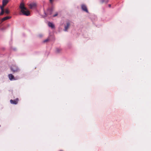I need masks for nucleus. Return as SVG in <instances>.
I'll use <instances>...</instances> for the list:
<instances>
[{
  "label": "nucleus",
  "instance_id": "3",
  "mask_svg": "<svg viewBox=\"0 0 151 151\" xmlns=\"http://www.w3.org/2000/svg\"><path fill=\"white\" fill-rule=\"evenodd\" d=\"M18 101V98H17L15 100H12L11 99L10 100V102L11 104H17Z\"/></svg>",
  "mask_w": 151,
  "mask_h": 151
},
{
  "label": "nucleus",
  "instance_id": "12",
  "mask_svg": "<svg viewBox=\"0 0 151 151\" xmlns=\"http://www.w3.org/2000/svg\"><path fill=\"white\" fill-rule=\"evenodd\" d=\"M5 12L7 14H8L9 13V11L8 9H6L5 10Z\"/></svg>",
  "mask_w": 151,
  "mask_h": 151
},
{
  "label": "nucleus",
  "instance_id": "10",
  "mask_svg": "<svg viewBox=\"0 0 151 151\" xmlns=\"http://www.w3.org/2000/svg\"><path fill=\"white\" fill-rule=\"evenodd\" d=\"M48 25L49 27H51L52 28H54L55 27L54 25L53 24V23L50 22H48Z\"/></svg>",
  "mask_w": 151,
  "mask_h": 151
},
{
  "label": "nucleus",
  "instance_id": "2",
  "mask_svg": "<svg viewBox=\"0 0 151 151\" xmlns=\"http://www.w3.org/2000/svg\"><path fill=\"white\" fill-rule=\"evenodd\" d=\"M11 70L13 72H17L19 70V68L16 65H14L11 68Z\"/></svg>",
  "mask_w": 151,
  "mask_h": 151
},
{
  "label": "nucleus",
  "instance_id": "6",
  "mask_svg": "<svg viewBox=\"0 0 151 151\" xmlns=\"http://www.w3.org/2000/svg\"><path fill=\"white\" fill-rule=\"evenodd\" d=\"M8 77L9 79L11 81H13L16 80L14 76L11 74H10L8 75Z\"/></svg>",
  "mask_w": 151,
  "mask_h": 151
},
{
  "label": "nucleus",
  "instance_id": "7",
  "mask_svg": "<svg viewBox=\"0 0 151 151\" xmlns=\"http://www.w3.org/2000/svg\"><path fill=\"white\" fill-rule=\"evenodd\" d=\"M70 25V23L69 22L67 23L65 27L64 30L65 31H67V30L69 28V26Z\"/></svg>",
  "mask_w": 151,
  "mask_h": 151
},
{
  "label": "nucleus",
  "instance_id": "17",
  "mask_svg": "<svg viewBox=\"0 0 151 151\" xmlns=\"http://www.w3.org/2000/svg\"><path fill=\"white\" fill-rule=\"evenodd\" d=\"M57 52H59L60 51L59 50H58V49H57Z\"/></svg>",
  "mask_w": 151,
  "mask_h": 151
},
{
  "label": "nucleus",
  "instance_id": "5",
  "mask_svg": "<svg viewBox=\"0 0 151 151\" xmlns=\"http://www.w3.org/2000/svg\"><path fill=\"white\" fill-rule=\"evenodd\" d=\"M81 8L82 9L83 11L86 12L88 13V11L87 10V8L86 6V5H85L84 4H83L81 6Z\"/></svg>",
  "mask_w": 151,
  "mask_h": 151
},
{
  "label": "nucleus",
  "instance_id": "9",
  "mask_svg": "<svg viewBox=\"0 0 151 151\" xmlns=\"http://www.w3.org/2000/svg\"><path fill=\"white\" fill-rule=\"evenodd\" d=\"M9 0H3L2 1V4L3 6H5L9 2Z\"/></svg>",
  "mask_w": 151,
  "mask_h": 151
},
{
  "label": "nucleus",
  "instance_id": "20",
  "mask_svg": "<svg viewBox=\"0 0 151 151\" xmlns=\"http://www.w3.org/2000/svg\"><path fill=\"white\" fill-rule=\"evenodd\" d=\"M109 7H111V4H109Z\"/></svg>",
  "mask_w": 151,
  "mask_h": 151
},
{
  "label": "nucleus",
  "instance_id": "15",
  "mask_svg": "<svg viewBox=\"0 0 151 151\" xmlns=\"http://www.w3.org/2000/svg\"><path fill=\"white\" fill-rule=\"evenodd\" d=\"M48 40H49L48 39H47L44 40L43 42H46L48 41Z\"/></svg>",
  "mask_w": 151,
  "mask_h": 151
},
{
  "label": "nucleus",
  "instance_id": "16",
  "mask_svg": "<svg viewBox=\"0 0 151 151\" xmlns=\"http://www.w3.org/2000/svg\"><path fill=\"white\" fill-rule=\"evenodd\" d=\"M58 15V14L57 13H56L53 16V17H55L57 16V15Z\"/></svg>",
  "mask_w": 151,
  "mask_h": 151
},
{
  "label": "nucleus",
  "instance_id": "14",
  "mask_svg": "<svg viewBox=\"0 0 151 151\" xmlns=\"http://www.w3.org/2000/svg\"><path fill=\"white\" fill-rule=\"evenodd\" d=\"M4 6H3V5L2 6H0V8L1 9V10H4Z\"/></svg>",
  "mask_w": 151,
  "mask_h": 151
},
{
  "label": "nucleus",
  "instance_id": "4",
  "mask_svg": "<svg viewBox=\"0 0 151 151\" xmlns=\"http://www.w3.org/2000/svg\"><path fill=\"white\" fill-rule=\"evenodd\" d=\"M52 10L50 9H49L47 10V14L45 12V16L46 17L48 15H50L52 13Z\"/></svg>",
  "mask_w": 151,
  "mask_h": 151
},
{
  "label": "nucleus",
  "instance_id": "19",
  "mask_svg": "<svg viewBox=\"0 0 151 151\" xmlns=\"http://www.w3.org/2000/svg\"><path fill=\"white\" fill-rule=\"evenodd\" d=\"M50 1L51 3H52V0H50Z\"/></svg>",
  "mask_w": 151,
  "mask_h": 151
},
{
  "label": "nucleus",
  "instance_id": "11",
  "mask_svg": "<svg viewBox=\"0 0 151 151\" xmlns=\"http://www.w3.org/2000/svg\"><path fill=\"white\" fill-rule=\"evenodd\" d=\"M11 18V17H8V16L6 17H4L1 20H2V22H3V21H4L6 20H7L8 19H10Z\"/></svg>",
  "mask_w": 151,
  "mask_h": 151
},
{
  "label": "nucleus",
  "instance_id": "18",
  "mask_svg": "<svg viewBox=\"0 0 151 151\" xmlns=\"http://www.w3.org/2000/svg\"><path fill=\"white\" fill-rule=\"evenodd\" d=\"M39 36L40 37H41L42 36V35H40Z\"/></svg>",
  "mask_w": 151,
  "mask_h": 151
},
{
  "label": "nucleus",
  "instance_id": "13",
  "mask_svg": "<svg viewBox=\"0 0 151 151\" xmlns=\"http://www.w3.org/2000/svg\"><path fill=\"white\" fill-rule=\"evenodd\" d=\"M4 10H1V12L0 13V15H1L4 14Z\"/></svg>",
  "mask_w": 151,
  "mask_h": 151
},
{
  "label": "nucleus",
  "instance_id": "1",
  "mask_svg": "<svg viewBox=\"0 0 151 151\" xmlns=\"http://www.w3.org/2000/svg\"><path fill=\"white\" fill-rule=\"evenodd\" d=\"M19 7L21 9V12L23 15L27 16L29 15V11L24 7V5L23 2H21L20 3Z\"/></svg>",
  "mask_w": 151,
  "mask_h": 151
},
{
  "label": "nucleus",
  "instance_id": "8",
  "mask_svg": "<svg viewBox=\"0 0 151 151\" xmlns=\"http://www.w3.org/2000/svg\"><path fill=\"white\" fill-rule=\"evenodd\" d=\"M36 6L35 3H32L29 4V8L31 9L34 8Z\"/></svg>",
  "mask_w": 151,
  "mask_h": 151
}]
</instances>
